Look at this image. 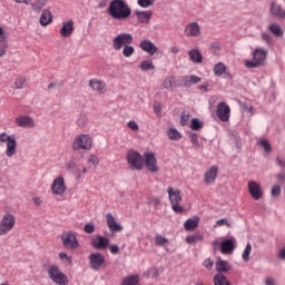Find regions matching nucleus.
I'll use <instances>...</instances> for the list:
<instances>
[{"label": "nucleus", "mask_w": 285, "mask_h": 285, "mask_svg": "<svg viewBox=\"0 0 285 285\" xmlns=\"http://www.w3.org/2000/svg\"><path fill=\"white\" fill-rule=\"evenodd\" d=\"M167 135L171 141H179V139H181V134L175 128H169Z\"/></svg>", "instance_id": "37"}, {"label": "nucleus", "mask_w": 285, "mask_h": 285, "mask_svg": "<svg viewBox=\"0 0 285 285\" xmlns=\"http://www.w3.org/2000/svg\"><path fill=\"white\" fill-rule=\"evenodd\" d=\"M109 250H110L111 255H119V246H117V245H110Z\"/></svg>", "instance_id": "60"}, {"label": "nucleus", "mask_w": 285, "mask_h": 285, "mask_svg": "<svg viewBox=\"0 0 285 285\" xmlns=\"http://www.w3.org/2000/svg\"><path fill=\"white\" fill-rule=\"evenodd\" d=\"M85 233L92 235V233H95V224L90 223L85 225Z\"/></svg>", "instance_id": "54"}, {"label": "nucleus", "mask_w": 285, "mask_h": 285, "mask_svg": "<svg viewBox=\"0 0 285 285\" xmlns=\"http://www.w3.org/2000/svg\"><path fill=\"white\" fill-rule=\"evenodd\" d=\"M203 266H205L207 268V271H210L213 268V266H215V262L207 258L204 261Z\"/></svg>", "instance_id": "56"}, {"label": "nucleus", "mask_w": 285, "mask_h": 285, "mask_svg": "<svg viewBox=\"0 0 285 285\" xmlns=\"http://www.w3.org/2000/svg\"><path fill=\"white\" fill-rule=\"evenodd\" d=\"M17 224V217L13 214L7 213L2 216L0 222V237H3L10 233Z\"/></svg>", "instance_id": "7"}, {"label": "nucleus", "mask_w": 285, "mask_h": 285, "mask_svg": "<svg viewBox=\"0 0 285 285\" xmlns=\"http://www.w3.org/2000/svg\"><path fill=\"white\" fill-rule=\"evenodd\" d=\"M185 242L187 244H197V242H204V234L196 233V234L189 235L185 238Z\"/></svg>", "instance_id": "32"}, {"label": "nucleus", "mask_w": 285, "mask_h": 285, "mask_svg": "<svg viewBox=\"0 0 285 285\" xmlns=\"http://www.w3.org/2000/svg\"><path fill=\"white\" fill-rule=\"evenodd\" d=\"M268 30L274 35L275 37H284V30H282V27L277 23H271L268 26Z\"/></svg>", "instance_id": "34"}, {"label": "nucleus", "mask_w": 285, "mask_h": 285, "mask_svg": "<svg viewBox=\"0 0 285 285\" xmlns=\"http://www.w3.org/2000/svg\"><path fill=\"white\" fill-rule=\"evenodd\" d=\"M135 55V47L127 45L122 48V56L126 58H130Z\"/></svg>", "instance_id": "41"}, {"label": "nucleus", "mask_w": 285, "mask_h": 285, "mask_svg": "<svg viewBox=\"0 0 285 285\" xmlns=\"http://www.w3.org/2000/svg\"><path fill=\"white\" fill-rule=\"evenodd\" d=\"M262 39L263 41H266V43H271V41H273V39L271 38V35L268 33H262Z\"/></svg>", "instance_id": "62"}, {"label": "nucleus", "mask_w": 285, "mask_h": 285, "mask_svg": "<svg viewBox=\"0 0 285 285\" xmlns=\"http://www.w3.org/2000/svg\"><path fill=\"white\" fill-rule=\"evenodd\" d=\"M282 195V187L279 185H275L272 187V197H279Z\"/></svg>", "instance_id": "53"}, {"label": "nucleus", "mask_w": 285, "mask_h": 285, "mask_svg": "<svg viewBox=\"0 0 285 285\" xmlns=\"http://www.w3.org/2000/svg\"><path fill=\"white\" fill-rule=\"evenodd\" d=\"M149 273H151V277H159V269L158 268H150Z\"/></svg>", "instance_id": "64"}, {"label": "nucleus", "mask_w": 285, "mask_h": 285, "mask_svg": "<svg viewBox=\"0 0 285 285\" xmlns=\"http://www.w3.org/2000/svg\"><path fill=\"white\" fill-rule=\"evenodd\" d=\"M191 130H202L204 128V122L197 118H193L190 122Z\"/></svg>", "instance_id": "42"}, {"label": "nucleus", "mask_w": 285, "mask_h": 285, "mask_svg": "<svg viewBox=\"0 0 285 285\" xmlns=\"http://www.w3.org/2000/svg\"><path fill=\"white\" fill-rule=\"evenodd\" d=\"M258 146L263 148V150L267 154L273 153V148L271 147V142L267 139L263 138L258 140Z\"/></svg>", "instance_id": "40"}, {"label": "nucleus", "mask_w": 285, "mask_h": 285, "mask_svg": "<svg viewBox=\"0 0 285 285\" xmlns=\"http://www.w3.org/2000/svg\"><path fill=\"white\" fill-rule=\"evenodd\" d=\"M75 32V21L68 20L62 22V27L60 29V36L63 38H68Z\"/></svg>", "instance_id": "25"}, {"label": "nucleus", "mask_w": 285, "mask_h": 285, "mask_svg": "<svg viewBox=\"0 0 285 285\" xmlns=\"http://www.w3.org/2000/svg\"><path fill=\"white\" fill-rule=\"evenodd\" d=\"M269 13L272 14V17H275L281 21H285V9L282 7V4L277 3L275 0L271 1Z\"/></svg>", "instance_id": "16"}, {"label": "nucleus", "mask_w": 285, "mask_h": 285, "mask_svg": "<svg viewBox=\"0 0 285 285\" xmlns=\"http://www.w3.org/2000/svg\"><path fill=\"white\" fill-rule=\"evenodd\" d=\"M60 239L62 242V246L69 250H77V248H79V239L77 238V233L75 232L62 233Z\"/></svg>", "instance_id": "9"}, {"label": "nucleus", "mask_w": 285, "mask_h": 285, "mask_svg": "<svg viewBox=\"0 0 285 285\" xmlns=\"http://www.w3.org/2000/svg\"><path fill=\"white\" fill-rule=\"evenodd\" d=\"M199 226V218L195 216L194 218H189L184 223V228L187 232L195 230Z\"/></svg>", "instance_id": "31"}, {"label": "nucleus", "mask_w": 285, "mask_h": 285, "mask_svg": "<svg viewBox=\"0 0 285 285\" xmlns=\"http://www.w3.org/2000/svg\"><path fill=\"white\" fill-rule=\"evenodd\" d=\"M139 284V276L138 275H130L122 279L121 285H137Z\"/></svg>", "instance_id": "36"}, {"label": "nucleus", "mask_w": 285, "mask_h": 285, "mask_svg": "<svg viewBox=\"0 0 285 285\" xmlns=\"http://www.w3.org/2000/svg\"><path fill=\"white\" fill-rule=\"evenodd\" d=\"M87 125H88V117L86 115H80L76 121V126H78V128H83Z\"/></svg>", "instance_id": "43"}, {"label": "nucleus", "mask_w": 285, "mask_h": 285, "mask_svg": "<svg viewBox=\"0 0 285 285\" xmlns=\"http://www.w3.org/2000/svg\"><path fill=\"white\" fill-rule=\"evenodd\" d=\"M189 137L193 146H199V139L197 138V134H190Z\"/></svg>", "instance_id": "59"}, {"label": "nucleus", "mask_w": 285, "mask_h": 285, "mask_svg": "<svg viewBox=\"0 0 285 285\" xmlns=\"http://www.w3.org/2000/svg\"><path fill=\"white\" fill-rule=\"evenodd\" d=\"M52 21H53L52 11H50L49 9H45L40 16V26L46 28V26H50Z\"/></svg>", "instance_id": "27"}, {"label": "nucleus", "mask_w": 285, "mask_h": 285, "mask_svg": "<svg viewBox=\"0 0 285 285\" xmlns=\"http://www.w3.org/2000/svg\"><path fill=\"white\" fill-rule=\"evenodd\" d=\"M47 273H48L49 279H51L53 284H57V285L70 284L68 276L63 274V272H61V269L57 265H49L47 268Z\"/></svg>", "instance_id": "2"}, {"label": "nucleus", "mask_w": 285, "mask_h": 285, "mask_svg": "<svg viewBox=\"0 0 285 285\" xmlns=\"http://www.w3.org/2000/svg\"><path fill=\"white\" fill-rule=\"evenodd\" d=\"M127 163L131 170H144V157L135 150L127 153Z\"/></svg>", "instance_id": "8"}, {"label": "nucleus", "mask_w": 285, "mask_h": 285, "mask_svg": "<svg viewBox=\"0 0 285 285\" xmlns=\"http://www.w3.org/2000/svg\"><path fill=\"white\" fill-rule=\"evenodd\" d=\"M188 57L193 63H203L204 61V56H202V51H199V49L189 50Z\"/></svg>", "instance_id": "30"}, {"label": "nucleus", "mask_w": 285, "mask_h": 285, "mask_svg": "<svg viewBox=\"0 0 285 285\" xmlns=\"http://www.w3.org/2000/svg\"><path fill=\"white\" fill-rule=\"evenodd\" d=\"M220 250L223 255H230L235 250V242L233 239H226L220 243Z\"/></svg>", "instance_id": "26"}, {"label": "nucleus", "mask_w": 285, "mask_h": 285, "mask_svg": "<svg viewBox=\"0 0 285 285\" xmlns=\"http://www.w3.org/2000/svg\"><path fill=\"white\" fill-rule=\"evenodd\" d=\"M68 190V187H66V179H63V176H59L56 179H53L51 184V191L53 195H63Z\"/></svg>", "instance_id": "12"}, {"label": "nucleus", "mask_w": 285, "mask_h": 285, "mask_svg": "<svg viewBox=\"0 0 285 285\" xmlns=\"http://www.w3.org/2000/svg\"><path fill=\"white\" fill-rule=\"evenodd\" d=\"M230 268H233V266L230 265V263H228V261H224L222 258H218L216 261V271L218 273H228Z\"/></svg>", "instance_id": "29"}, {"label": "nucleus", "mask_w": 285, "mask_h": 285, "mask_svg": "<svg viewBox=\"0 0 285 285\" xmlns=\"http://www.w3.org/2000/svg\"><path fill=\"white\" fill-rule=\"evenodd\" d=\"M59 258L61 259V262H66L67 264H72V257L68 256L66 254V252H60L59 253Z\"/></svg>", "instance_id": "51"}, {"label": "nucleus", "mask_w": 285, "mask_h": 285, "mask_svg": "<svg viewBox=\"0 0 285 285\" xmlns=\"http://www.w3.org/2000/svg\"><path fill=\"white\" fill-rule=\"evenodd\" d=\"M163 88H165V90H173V88H179L177 78H175V76H169L165 78L163 81Z\"/></svg>", "instance_id": "28"}, {"label": "nucleus", "mask_w": 285, "mask_h": 285, "mask_svg": "<svg viewBox=\"0 0 285 285\" xmlns=\"http://www.w3.org/2000/svg\"><path fill=\"white\" fill-rule=\"evenodd\" d=\"M139 48H141L144 52H147V55H150V57H154L155 53L159 50V48H157V46H155L153 41L148 39L141 40Z\"/></svg>", "instance_id": "22"}, {"label": "nucleus", "mask_w": 285, "mask_h": 285, "mask_svg": "<svg viewBox=\"0 0 285 285\" xmlns=\"http://www.w3.org/2000/svg\"><path fill=\"white\" fill-rule=\"evenodd\" d=\"M155 244L157 246H166V244H168V238L161 236V235H157L155 237Z\"/></svg>", "instance_id": "46"}, {"label": "nucleus", "mask_w": 285, "mask_h": 285, "mask_svg": "<svg viewBox=\"0 0 285 285\" xmlns=\"http://www.w3.org/2000/svg\"><path fill=\"white\" fill-rule=\"evenodd\" d=\"M144 157V164L147 170H149V173H159V166L157 165V158L155 157V154L146 153Z\"/></svg>", "instance_id": "13"}, {"label": "nucleus", "mask_w": 285, "mask_h": 285, "mask_svg": "<svg viewBox=\"0 0 285 285\" xmlns=\"http://www.w3.org/2000/svg\"><path fill=\"white\" fill-rule=\"evenodd\" d=\"M266 57H268V50L264 48H257L253 52V60H246V68H259V66H264V61H266Z\"/></svg>", "instance_id": "5"}, {"label": "nucleus", "mask_w": 285, "mask_h": 285, "mask_svg": "<svg viewBox=\"0 0 285 285\" xmlns=\"http://www.w3.org/2000/svg\"><path fill=\"white\" fill-rule=\"evenodd\" d=\"M109 244L110 239L104 236H97L96 238H91V246L97 250H105V248H108Z\"/></svg>", "instance_id": "21"}, {"label": "nucleus", "mask_w": 285, "mask_h": 285, "mask_svg": "<svg viewBox=\"0 0 285 285\" xmlns=\"http://www.w3.org/2000/svg\"><path fill=\"white\" fill-rule=\"evenodd\" d=\"M0 144H7L6 156L9 158L17 155V138L13 135H8L7 132L0 134Z\"/></svg>", "instance_id": "6"}, {"label": "nucleus", "mask_w": 285, "mask_h": 285, "mask_svg": "<svg viewBox=\"0 0 285 285\" xmlns=\"http://www.w3.org/2000/svg\"><path fill=\"white\" fill-rule=\"evenodd\" d=\"M8 50V39L0 40V57H4Z\"/></svg>", "instance_id": "48"}, {"label": "nucleus", "mask_w": 285, "mask_h": 285, "mask_svg": "<svg viewBox=\"0 0 285 285\" xmlns=\"http://www.w3.org/2000/svg\"><path fill=\"white\" fill-rule=\"evenodd\" d=\"M140 70L144 72L148 70H155V65H153V60H144L140 62Z\"/></svg>", "instance_id": "39"}, {"label": "nucleus", "mask_w": 285, "mask_h": 285, "mask_svg": "<svg viewBox=\"0 0 285 285\" xmlns=\"http://www.w3.org/2000/svg\"><path fill=\"white\" fill-rule=\"evenodd\" d=\"M184 32L188 38L202 37V27L197 22H189L185 26Z\"/></svg>", "instance_id": "15"}, {"label": "nucleus", "mask_w": 285, "mask_h": 285, "mask_svg": "<svg viewBox=\"0 0 285 285\" xmlns=\"http://www.w3.org/2000/svg\"><path fill=\"white\" fill-rule=\"evenodd\" d=\"M91 271H101L106 264V256L101 253H91L88 257Z\"/></svg>", "instance_id": "11"}, {"label": "nucleus", "mask_w": 285, "mask_h": 285, "mask_svg": "<svg viewBox=\"0 0 285 285\" xmlns=\"http://www.w3.org/2000/svg\"><path fill=\"white\" fill-rule=\"evenodd\" d=\"M250 250H253V246L248 243L243 252L244 262H248V259H250Z\"/></svg>", "instance_id": "44"}, {"label": "nucleus", "mask_w": 285, "mask_h": 285, "mask_svg": "<svg viewBox=\"0 0 285 285\" xmlns=\"http://www.w3.org/2000/svg\"><path fill=\"white\" fill-rule=\"evenodd\" d=\"M154 111L156 112V115H159L161 112V104L155 102L154 104Z\"/></svg>", "instance_id": "61"}, {"label": "nucleus", "mask_w": 285, "mask_h": 285, "mask_svg": "<svg viewBox=\"0 0 285 285\" xmlns=\"http://www.w3.org/2000/svg\"><path fill=\"white\" fill-rule=\"evenodd\" d=\"M26 83V77H17L14 81V86L18 90H21Z\"/></svg>", "instance_id": "47"}, {"label": "nucleus", "mask_w": 285, "mask_h": 285, "mask_svg": "<svg viewBox=\"0 0 285 285\" xmlns=\"http://www.w3.org/2000/svg\"><path fill=\"white\" fill-rule=\"evenodd\" d=\"M16 125L19 128H35V120L29 116H19L16 118Z\"/></svg>", "instance_id": "24"}, {"label": "nucleus", "mask_w": 285, "mask_h": 285, "mask_svg": "<svg viewBox=\"0 0 285 285\" xmlns=\"http://www.w3.org/2000/svg\"><path fill=\"white\" fill-rule=\"evenodd\" d=\"M108 12L110 17L117 21H124L132 14V10L124 0H112L109 3Z\"/></svg>", "instance_id": "1"}, {"label": "nucleus", "mask_w": 285, "mask_h": 285, "mask_svg": "<svg viewBox=\"0 0 285 285\" xmlns=\"http://www.w3.org/2000/svg\"><path fill=\"white\" fill-rule=\"evenodd\" d=\"M265 285H277V282L273 277H267L265 281Z\"/></svg>", "instance_id": "63"}, {"label": "nucleus", "mask_w": 285, "mask_h": 285, "mask_svg": "<svg viewBox=\"0 0 285 285\" xmlns=\"http://www.w3.org/2000/svg\"><path fill=\"white\" fill-rule=\"evenodd\" d=\"M72 150H91L92 149V136L88 134H80L75 137Z\"/></svg>", "instance_id": "4"}, {"label": "nucleus", "mask_w": 285, "mask_h": 285, "mask_svg": "<svg viewBox=\"0 0 285 285\" xmlns=\"http://www.w3.org/2000/svg\"><path fill=\"white\" fill-rule=\"evenodd\" d=\"M128 128H130V130L137 131L139 130V125H137V121L131 120L127 122Z\"/></svg>", "instance_id": "55"}, {"label": "nucleus", "mask_w": 285, "mask_h": 285, "mask_svg": "<svg viewBox=\"0 0 285 285\" xmlns=\"http://www.w3.org/2000/svg\"><path fill=\"white\" fill-rule=\"evenodd\" d=\"M216 115L220 121H228L230 119V107L226 102L217 105Z\"/></svg>", "instance_id": "19"}, {"label": "nucleus", "mask_w": 285, "mask_h": 285, "mask_svg": "<svg viewBox=\"0 0 285 285\" xmlns=\"http://www.w3.org/2000/svg\"><path fill=\"white\" fill-rule=\"evenodd\" d=\"M88 164H91V166L97 168V166H99V157H97L95 154L89 155Z\"/></svg>", "instance_id": "49"}, {"label": "nucleus", "mask_w": 285, "mask_h": 285, "mask_svg": "<svg viewBox=\"0 0 285 285\" xmlns=\"http://www.w3.org/2000/svg\"><path fill=\"white\" fill-rule=\"evenodd\" d=\"M47 4L48 0H36L31 6L33 10H41Z\"/></svg>", "instance_id": "45"}, {"label": "nucleus", "mask_w": 285, "mask_h": 285, "mask_svg": "<svg viewBox=\"0 0 285 285\" xmlns=\"http://www.w3.org/2000/svg\"><path fill=\"white\" fill-rule=\"evenodd\" d=\"M202 81V77L191 75V76H181L178 79V88H190V86H195V83H199Z\"/></svg>", "instance_id": "14"}, {"label": "nucleus", "mask_w": 285, "mask_h": 285, "mask_svg": "<svg viewBox=\"0 0 285 285\" xmlns=\"http://www.w3.org/2000/svg\"><path fill=\"white\" fill-rule=\"evenodd\" d=\"M189 119H190V114L184 111V112L181 114V118H180V124H181V126H188Z\"/></svg>", "instance_id": "52"}, {"label": "nucleus", "mask_w": 285, "mask_h": 285, "mask_svg": "<svg viewBox=\"0 0 285 285\" xmlns=\"http://www.w3.org/2000/svg\"><path fill=\"white\" fill-rule=\"evenodd\" d=\"M214 75L216 77H222V75H226V65L224 62H218L214 66Z\"/></svg>", "instance_id": "35"}, {"label": "nucleus", "mask_w": 285, "mask_h": 285, "mask_svg": "<svg viewBox=\"0 0 285 285\" xmlns=\"http://www.w3.org/2000/svg\"><path fill=\"white\" fill-rule=\"evenodd\" d=\"M167 194H168L169 203L171 205V209L174 210V213H178V214L186 213V208L179 205L181 204V199H183L181 190L175 189L173 187H168Z\"/></svg>", "instance_id": "3"}, {"label": "nucleus", "mask_w": 285, "mask_h": 285, "mask_svg": "<svg viewBox=\"0 0 285 285\" xmlns=\"http://www.w3.org/2000/svg\"><path fill=\"white\" fill-rule=\"evenodd\" d=\"M214 284L215 285H230V282H228V278L224 276L223 274H218L214 276Z\"/></svg>", "instance_id": "38"}, {"label": "nucleus", "mask_w": 285, "mask_h": 285, "mask_svg": "<svg viewBox=\"0 0 285 285\" xmlns=\"http://www.w3.org/2000/svg\"><path fill=\"white\" fill-rule=\"evenodd\" d=\"M130 43H132V36L130 33L121 32L112 39V48L117 51L126 48V46H130Z\"/></svg>", "instance_id": "10"}, {"label": "nucleus", "mask_w": 285, "mask_h": 285, "mask_svg": "<svg viewBox=\"0 0 285 285\" xmlns=\"http://www.w3.org/2000/svg\"><path fill=\"white\" fill-rule=\"evenodd\" d=\"M155 4V0H138V6L140 8H150V6Z\"/></svg>", "instance_id": "50"}, {"label": "nucleus", "mask_w": 285, "mask_h": 285, "mask_svg": "<svg viewBox=\"0 0 285 285\" xmlns=\"http://www.w3.org/2000/svg\"><path fill=\"white\" fill-rule=\"evenodd\" d=\"M107 226L111 233H121L124 230V226L119 225L117 220H115V216L110 213L106 214Z\"/></svg>", "instance_id": "23"}, {"label": "nucleus", "mask_w": 285, "mask_h": 285, "mask_svg": "<svg viewBox=\"0 0 285 285\" xmlns=\"http://www.w3.org/2000/svg\"><path fill=\"white\" fill-rule=\"evenodd\" d=\"M248 193L253 199L259 200L264 197V191L262 190V186L257 184L255 180H250L248 183Z\"/></svg>", "instance_id": "18"}, {"label": "nucleus", "mask_w": 285, "mask_h": 285, "mask_svg": "<svg viewBox=\"0 0 285 285\" xmlns=\"http://www.w3.org/2000/svg\"><path fill=\"white\" fill-rule=\"evenodd\" d=\"M216 226H227L228 228H230V223L228 222V219L223 218L216 222Z\"/></svg>", "instance_id": "57"}, {"label": "nucleus", "mask_w": 285, "mask_h": 285, "mask_svg": "<svg viewBox=\"0 0 285 285\" xmlns=\"http://www.w3.org/2000/svg\"><path fill=\"white\" fill-rule=\"evenodd\" d=\"M219 173V168L217 166H212L204 174V181L207 186H213L217 180V174Z\"/></svg>", "instance_id": "20"}, {"label": "nucleus", "mask_w": 285, "mask_h": 285, "mask_svg": "<svg viewBox=\"0 0 285 285\" xmlns=\"http://www.w3.org/2000/svg\"><path fill=\"white\" fill-rule=\"evenodd\" d=\"M89 88H91L94 92H97V95H106V92H108V86L106 82L97 78L89 80Z\"/></svg>", "instance_id": "17"}, {"label": "nucleus", "mask_w": 285, "mask_h": 285, "mask_svg": "<svg viewBox=\"0 0 285 285\" xmlns=\"http://www.w3.org/2000/svg\"><path fill=\"white\" fill-rule=\"evenodd\" d=\"M136 17L140 23H144V21H150V18L153 17V11H137Z\"/></svg>", "instance_id": "33"}, {"label": "nucleus", "mask_w": 285, "mask_h": 285, "mask_svg": "<svg viewBox=\"0 0 285 285\" xmlns=\"http://www.w3.org/2000/svg\"><path fill=\"white\" fill-rule=\"evenodd\" d=\"M243 108H244V110H246V112H249L250 117H253V115H255V112H254L255 108L253 106L244 104Z\"/></svg>", "instance_id": "58"}]
</instances>
